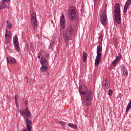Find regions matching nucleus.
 Wrapping results in <instances>:
<instances>
[{"mask_svg":"<svg viewBox=\"0 0 131 131\" xmlns=\"http://www.w3.org/2000/svg\"><path fill=\"white\" fill-rule=\"evenodd\" d=\"M79 92L80 95H84V103L86 106H90L94 99V92L93 90H88V88L84 85H80Z\"/></svg>","mask_w":131,"mask_h":131,"instance_id":"f257e3e1","label":"nucleus"},{"mask_svg":"<svg viewBox=\"0 0 131 131\" xmlns=\"http://www.w3.org/2000/svg\"><path fill=\"white\" fill-rule=\"evenodd\" d=\"M74 32V29L72 27V25H70L67 27V31L66 33H63V36L65 42H66V45H67L70 40V36L73 34Z\"/></svg>","mask_w":131,"mask_h":131,"instance_id":"f03ea898","label":"nucleus"},{"mask_svg":"<svg viewBox=\"0 0 131 131\" xmlns=\"http://www.w3.org/2000/svg\"><path fill=\"white\" fill-rule=\"evenodd\" d=\"M76 12H77V10L75 7L71 6L69 7L68 13L69 17H70L71 21H74V20H75V15H76Z\"/></svg>","mask_w":131,"mask_h":131,"instance_id":"7ed1b4c3","label":"nucleus"},{"mask_svg":"<svg viewBox=\"0 0 131 131\" xmlns=\"http://www.w3.org/2000/svg\"><path fill=\"white\" fill-rule=\"evenodd\" d=\"M100 21L103 26H106L108 23V18H107V11L104 10L102 11L100 16Z\"/></svg>","mask_w":131,"mask_h":131,"instance_id":"20e7f679","label":"nucleus"},{"mask_svg":"<svg viewBox=\"0 0 131 131\" xmlns=\"http://www.w3.org/2000/svg\"><path fill=\"white\" fill-rule=\"evenodd\" d=\"M31 22L33 24V28L34 29H36L37 28V21L36 19V13L32 12L31 14Z\"/></svg>","mask_w":131,"mask_h":131,"instance_id":"39448f33","label":"nucleus"},{"mask_svg":"<svg viewBox=\"0 0 131 131\" xmlns=\"http://www.w3.org/2000/svg\"><path fill=\"white\" fill-rule=\"evenodd\" d=\"M115 14V20L117 22V24H120L121 23V15L120 11H114Z\"/></svg>","mask_w":131,"mask_h":131,"instance_id":"423d86ee","label":"nucleus"},{"mask_svg":"<svg viewBox=\"0 0 131 131\" xmlns=\"http://www.w3.org/2000/svg\"><path fill=\"white\" fill-rule=\"evenodd\" d=\"M13 43L15 50L20 51V46H19V41H18V37L17 36L13 37Z\"/></svg>","mask_w":131,"mask_h":131,"instance_id":"0eeeda50","label":"nucleus"},{"mask_svg":"<svg viewBox=\"0 0 131 131\" xmlns=\"http://www.w3.org/2000/svg\"><path fill=\"white\" fill-rule=\"evenodd\" d=\"M101 59H102V53L97 52V56L95 59V67H98V66H99Z\"/></svg>","mask_w":131,"mask_h":131,"instance_id":"6e6552de","label":"nucleus"},{"mask_svg":"<svg viewBox=\"0 0 131 131\" xmlns=\"http://www.w3.org/2000/svg\"><path fill=\"white\" fill-rule=\"evenodd\" d=\"M66 22L64 15L62 14L60 16V25L62 29H65V27H66Z\"/></svg>","mask_w":131,"mask_h":131,"instance_id":"1a4fd4ad","label":"nucleus"},{"mask_svg":"<svg viewBox=\"0 0 131 131\" xmlns=\"http://www.w3.org/2000/svg\"><path fill=\"white\" fill-rule=\"evenodd\" d=\"M11 3V0H2L1 2V5L0 6V10L3 9H6L7 8L8 6L6 4V3Z\"/></svg>","mask_w":131,"mask_h":131,"instance_id":"9d476101","label":"nucleus"},{"mask_svg":"<svg viewBox=\"0 0 131 131\" xmlns=\"http://www.w3.org/2000/svg\"><path fill=\"white\" fill-rule=\"evenodd\" d=\"M41 65L42 66H47L49 65V62H48V60L46 58H43V59H40V61Z\"/></svg>","mask_w":131,"mask_h":131,"instance_id":"9b49d317","label":"nucleus"},{"mask_svg":"<svg viewBox=\"0 0 131 131\" xmlns=\"http://www.w3.org/2000/svg\"><path fill=\"white\" fill-rule=\"evenodd\" d=\"M7 62L9 63V64H13L16 63V60H15L14 58L12 57H8L7 58Z\"/></svg>","mask_w":131,"mask_h":131,"instance_id":"f8f14e48","label":"nucleus"},{"mask_svg":"<svg viewBox=\"0 0 131 131\" xmlns=\"http://www.w3.org/2000/svg\"><path fill=\"white\" fill-rule=\"evenodd\" d=\"M25 112L26 113V116L28 118H30V117H31V112H30V111L28 109V106L25 108Z\"/></svg>","mask_w":131,"mask_h":131,"instance_id":"ddd939ff","label":"nucleus"},{"mask_svg":"<svg viewBox=\"0 0 131 131\" xmlns=\"http://www.w3.org/2000/svg\"><path fill=\"white\" fill-rule=\"evenodd\" d=\"M114 8L115 11H116V12H120V4H119V3H116Z\"/></svg>","mask_w":131,"mask_h":131,"instance_id":"4468645a","label":"nucleus"},{"mask_svg":"<svg viewBox=\"0 0 131 131\" xmlns=\"http://www.w3.org/2000/svg\"><path fill=\"white\" fill-rule=\"evenodd\" d=\"M43 54H45V51L41 50L39 54V56H38V59H40L41 58V60H43Z\"/></svg>","mask_w":131,"mask_h":131,"instance_id":"2eb2a0df","label":"nucleus"},{"mask_svg":"<svg viewBox=\"0 0 131 131\" xmlns=\"http://www.w3.org/2000/svg\"><path fill=\"white\" fill-rule=\"evenodd\" d=\"M40 70L42 72H47L48 71V67L46 66H42L40 68Z\"/></svg>","mask_w":131,"mask_h":131,"instance_id":"dca6fc26","label":"nucleus"},{"mask_svg":"<svg viewBox=\"0 0 131 131\" xmlns=\"http://www.w3.org/2000/svg\"><path fill=\"white\" fill-rule=\"evenodd\" d=\"M123 73L124 75V76H127V75L128 74V72L127 71V69L125 67H123Z\"/></svg>","mask_w":131,"mask_h":131,"instance_id":"f3484780","label":"nucleus"},{"mask_svg":"<svg viewBox=\"0 0 131 131\" xmlns=\"http://www.w3.org/2000/svg\"><path fill=\"white\" fill-rule=\"evenodd\" d=\"M131 108V100L129 101V103H128V105H127L126 108V112H128L129 110H130Z\"/></svg>","mask_w":131,"mask_h":131,"instance_id":"a211bd4d","label":"nucleus"},{"mask_svg":"<svg viewBox=\"0 0 131 131\" xmlns=\"http://www.w3.org/2000/svg\"><path fill=\"white\" fill-rule=\"evenodd\" d=\"M68 125L72 128H75V129H76V128H77V125L72 123H69L68 124Z\"/></svg>","mask_w":131,"mask_h":131,"instance_id":"6ab92c4d","label":"nucleus"},{"mask_svg":"<svg viewBox=\"0 0 131 131\" xmlns=\"http://www.w3.org/2000/svg\"><path fill=\"white\" fill-rule=\"evenodd\" d=\"M102 48L101 47V46L98 45L97 47V51L96 53H101L102 51Z\"/></svg>","mask_w":131,"mask_h":131,"instance_id":"aec40b11","label":"nucleus"},{"mask_svg":"<svg viewBox=\"0 0 131 131\" xmlns=\"http://www.w3.org/2000/svg\"><path fill=\"white\" fill-rule=\"evenodd\" d=\"M102 41H103V34H100L99 37V44L102 45Z\"/></svg>","mask_w":131,"mask_h":131,"instance_id":"412c9836","label":"nucleus"},{"mask_svg":"<svg viewBox=\"0 0 131 131\" xmlns=\"http://www.w3.org/2000/svg\"><path fill=\"white\" fill-rule=\"evenodd\" d=\"M83 62H86V60L88 59V54L86 53H83Z\"/></svg>","mask_w":131,"mask_h":131,"instance_id":"4be33fe9","label":"nucleus"},{"mask_svg":"<svg viewBox=\"0 0 131 131\" xmlns=\"http://www.w3.org/2000/svg\"><path fill=\"white\" fill-rule=\"evenodd\" d=\"M25 80L27 81V82L29 84H31L32 83V80H31L30 78H29V79L28 77H26Z\"/></svg>","mask_w":131,"mask_h":131,"instance_id":"5701e85b","label":"nucleus"},{"mask_svg":"<svg viewBox=\"0 0 131 131\" xmlns=\"http://www.w3.org/2000/svg\"><path fill=\"white\" fill-rule=\"evenodd\" d=\"M19 113L20 114V115L22 116H25V114H26V112L25 111H22V110H20L19 111Z\"/></svg>","mask_w":131,"mask_h":131,"instance_id":"b1692460","label":"nucleus"},{"mask_svg":"<svg viewBox=\"0 0 131 131\" xmlns=\"http://www.w3.org/2000/svg\"><path fill=\"white\" fill-rule=\"evenodd\" d=\"M43 59H48V58H49V54H48L47 53H46V51H45V54H43Z\"/></svg>","mask_w":131,"mask_h":131,"instance_id":"393cba45","label":"nucleus"},{"mask_svg":"<svg viewBox=\"0 0 131 131\" xmlns=\"http://www.w3.org/2000/svg\"><path fill=\"white\" fill-rule=\"evenodd\" d=\"M7 28L8 29L10 28H12V24L10 23L9 21H7Z\"/></svg>","mask_w":131,"mask_h":131,"instance_id":"a878e982","label":"nucleus"},{"mask_svg":"<svg viewBox=\"0 0 131 131\" xmlns=\"http://www.w3.org/2000/svg\"><path fill=\"white\" fill-rule=\"evenodd\" d=\"M54 40L52 41V42L50 43V45H49L48 49H53V46H54Z\"/></svg>","mask_w":131,"mask_h":131,"instance_id":"bb28decb","label":"nucleus"},{"mask_svg":"<svg viewBox=\"0 0 131 131\" xmlns=\"http://www.w3.org/2000/svg\"><path fill=\"white\" fill-rule=\"evenodd\" d=\"M9 33H10V31L9 30H7V31L5 33L6 37H10V34H9Z\"/></svg>","mask_w":131,"mask_h":131,"instance_id":"cd10ccee","label":"nucleus"},{"mask_svg":"<svg viewBox=\"0 0 131 131\" xmlns=\"http://www.w3.org/2000/svg\"><path fill=\"white\" fill-rule=\"evenodd\" d=\"M120 58H121V54L119 53L118 56L116 57V59H117L118 61H119V60H120Z\"/></svg>","mask_w":131,"mask_h":131,"instance_id":"c85d7f7f","label":"nucleus"},{"mask_svg":"<svg viewBox=\"0 0 131 131\" xmlns=\"http://www.w3.org/2000/svg\"><path fill=\"white\" fill-rule=\"evenodd\" d=\"M127 9H128V7H126L125 6H124V9H123V13H125L126 12H127Z\"/></svg>","mask_w":131,"mask_h":131,"instance_id":"c756f323","label":"nucleus"},{"mask_svg":"<svg viewBox=\"0 0 131 131\" xmlns=\"http://www.w3.org/2000/svg\"><path fill=\"white\" fill-rule=\"evenodd\" d=\"M112 94H113V91H112V90H110L108 91V95H109V96H112Z\"/></svg>","mask_w":131,"mask_h":131,"instance_id":"7c9ffc66","label":"nucleus"},{"mask_svg":"<svg viewBox=\"0 0 131 131\" xmlns=\"http://www.w3.org/2000/svg\"><path fill=\"white\" fill-rule=\"evenodd\" d=\"M28 48H29V49H32L33 48V45L30 43V44L28 45Z\"/></svg>","mask_w":131,"mask_h":131,"instance_id":"2f4dec72","label":"nucleus"},{"mask_svg":"<svg viewBox=\"0 0 131 131\" xmlns=\"http://www.w3.org/2000/svg\"><path fill=\"white\" fill-rule=\"evenodd\" d=\"M112 64H113V66L115 67L116 66V64H117V62H116V61L114 60L112 62Z\"/></svg>","mask_w":131,"mask_h":131,"instance_id":"473e14b6","label":"nucleus"},{"mask_svg":"<svg viewBox=\"0 0 131 131\" xmlns=\"http://www.w3.org/2000/svg\"><path fill=\"white\" fill-rule=\"evenodd\" d=\"M59 123H60V124H62V125L63 126V127H65V126H64L66 124L65 122H64L63 121H60Z\"/></svg>","mask_w":131,"mask_h":131,"instance_id":"72a5a7b5","label":"nucleus"},{"mask_svg":"<svg viewBox=\"0 0 131 131\" xmlns=\"http://www.w3.org/2000/svg\"><path fill=\"white\" fill-rule=\"evenodd\" d=\"M126 3H127V4H128L129 6H130V4H131V0H127V1L126 2Z\"/></svg>","mask_w":131,"mask_h":131,"instance_id":"f704fd0d","label":"nucleus"},{"mask_svg":"<svg viewBox=\"0 0 131 131\" xmlns=\"http://www.w3.org/2000/svg\"><path fill=\"white\" fill-rule=\"evenodd\" d=\"M24 104H25V106H26V107L27 106V104H28V100H25Z\"/></svg>","mask_w":131,"mask_h":131,"instance_id":"c9c22d12","label":"nucleus"},{"mask_svg":"<svg viewBox=\"0 0 131 131\" xmlns=\"http://www.w3.org/2000/svg\"><path fill=\"white\" fill-rule=\"evenodd\" d=\"M107 80H108L107 79V78H105V79H104V81L105 82V83H104L105 86H106V85H107V83H106V82H107Z\"/></svg>","mask_w":131,"mask_h":131,"instance_id":"e433bc0d","label":"nucleus"},{"mask_svg":"<svg viewBox=\"0 0 131 131\" xmlns=\"http://www.w3.org/2000/svg\"><path fill=\"white\" fill-rule=\"evenodd\" d=\"M15 101L16 105L17 106V101H18V99H17V95H15Z\"/></svg>","mask_w":131,"mask_h":131,"instance_id":"4c0bfd02","label":"nucleus"},{"mask_svg":"<svg viewBox=\"0 0 131 131\" xmlns=\"http://www.w3.org/2000/svg\"><path fill=\"white\" fill-rule=\"evenodd\" d=\"M129 5L127 4V3H125L124 7H126L127 8H129Z\"/></svg>","mask_w":131,"mask_h":131,"instance_id":"58836bf2","label":"nucleus"},{"mask_svg":"<svg viewBox=\"0 0 131 131\" xmlns=\"http://www.w3.org/2000/svg\"><path fill=\"white\" fill-rule=\"evenodd\" d=\"M110 88V84H107L106 86V90H109V88Z\"/></svg>","mask_w":131,"mask_h":131,"instance_id":"ea45409f","label":"nucleus"},{"mask_svg":"<svg viewBox=\"0 0 131 131\" xmlns=\"http://www.w3.org/2000/svg\"><path fill=\"white\" fill-rule=\"evenodd\" d=\"M9 37H6V36H5L6 41H7V40H10V39H9Z\"/></svg>","mask_w":131,"mask_h":131,"instance_id":"a19ab883","label":"nucleus"},{"mask_svg":"<svg viewBox=\"0 0 131 131\" xmlns=\"http://www.w3.org/2000/svg\"><path fill=\"white\" fill-rule=\"evenodd\" d=\"M117 98H121V94H119L118 96L117 97Z\"/></svg>","mask_w":131,"mask_h":131,"instance_id":"79ce46f5","label":"nucleus"},{"mask_svg":"<svg viewBox=\"0 0 131 131\" xmlns=\"http://www.w3.org/2000/svg\"><path fill=\"white\" fill-rule=\"evenodd\" d=\"M55 37H56V35H53L52 36L53 39H55Z\"/></svg>","mask_w":131,"mask_h":131,"instance_id":"37998d69","label":"nucleus"},{"mask_svg":"<svg viewBox=\"0 0 131 131\" xmlns=\"http://www.w3.org/2000/svg\"><path fill=\"white\" fill-rule=\"evenodd\" d=\"M5 43H6V45H8L9 44V40L6 41Z\"/></svg>","mask_w":131,"mask_h":131,"instance_id":"c03bdc74","label":"nucleus"},{"mask_svg":"<svg viewBox=\"0 0 131 131\" xmlns=\"http://www.w3.org/2000/svg\"><path fill=\"white\" fill-rule=\"evenodd\" d=\"M6 50H9V46L6 47Z\"/></svg>","mask_w":131,"mask_h":131,"instance_id":"a18cd8bd","label":"nucleus"},{"mask_svg":"<svg viewBox=\"0 0 131 131\" xmlns=\"http://www.w3.org/2000/svg\"><path fill=\"white\" fill-rule=\"evenodd\" d=\"M114 61H115V62H116L117 63V62H118V60L117 59H116V58Z\"/></svg>","mask_w":131,"mask_h":131,"instance_id":"49530a36","label":"nucleus"},{"mask_svg":"<svg viewBox=\"0 0 131 131\" xmlns=\"http://www.w3.org/2000/svg\"><path fill=\"white\" fill-rule=\"evenodd\" d=\"M107 7V4H105V7L106 8Z\"/></svg>","mask_w":131,"mask_h":131,"instance_id":"de8ad7c7","label":"nucleus"},{"mask_svg":"<svg viewBox=\"0 0 131 131\" xmlns=\"http://www.w3.org/2000/svg\"><path fill=\"white\" fill-rule=\"evenodd\" d=\"M48 76L50 75V73H48Z\"/></svg>","mask_w":131,"mask_h":131,"instance_id":"09e8293b","label":"nucleus"},{"mask_svg":"<svg viewBox=\"0 0 131 131\" xmlns=\"http://www.w3.org/2000/svg\"><path fill=\"white\" fill-rule=\"evenodd\" d=\"M96 2H97L98 0H95Z\"/></svg>","mask_w":131,"mask_h":131,"instance_id":"8fccbe9b","label":"nucleus"}]
</instances>
